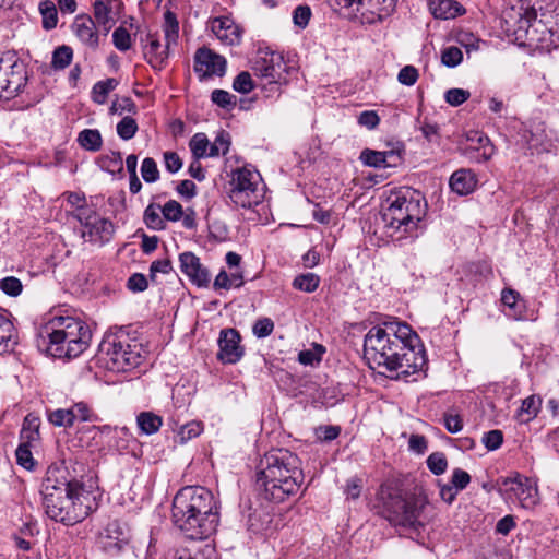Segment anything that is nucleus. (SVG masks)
I'll return each mask as SVG.
<instances>
[{
  "label": "nucleus",
  "instance_id": "obj_5",
  "mask_svg": "<svg viewBox=\"0 0 559 559\" xmlns=\"http://www.w3.org/2000/svg\"><path fill=\"white\" fill-rule=\"evenodd\" d=\"M43 506L51 520L66 525L83 521L96 508L95 497L84 486L43 498Z\"/></svg>",
  "mask_w": 559,
  "mask_h": 559
},
{
  "label": "nucleus",
  "instance_id": "obj_2",
  "mask_svg": "<svg viewBox=\"0 0 559 559\" xmlns=\"http://www.w3.org/2000/svg\"><path fill=\"white\" fill-rule=\"evenodd\" d=\"M171 519L191 539L212 535L219 522L218 504L214 495L201 486L181 488L173 500Z\"/></svg>",
  "mask_w": 559,
  "mask_h": 559
},
{
  "label": "nucleus",
  "instance_id": "obj_58",
  "mask_svg": "<svg viewBox=\"0 0 559 559\" xmlns=\"http://www.w3.org/2000/svg\"><path fill=\"white\" fill-rule=\"evenodd\" d=\"M418 75V70L415 67L405 66L400 70L397 81L403 85L412 86L417 82Z\"/></svg>",
  "mask_w": 559,
  "mask_h": 559
},
{
  "label": "nucleus",
  "instance_id": "obj_15",
  "mask_svg": "<svg viewBox=\"0 0 559 559\" xmlns=\"http://www.w3.org/2000/svg\"><path fill=\"white\" fill-rule=\"evenodd\" d=\"M194 71L200 79L222 76L226 72V60L209 48H200L194 56Z\"/></svg>",
  "mask_w": 559,
  "mask_h": 559
},
{
  "label": "nucleus",
  "instance_id": "obj_9",
  "mask_svg": "<svg viewBox=\"0 0 559 559\" xmlns=\"http://www.w3.org/2000/svg\"><path fill=\"white\" fill-rule=\"evenodd\" d=\"M496 487L506 502L519 503L523 509H533L539 502L536 483L519 473L500 477Z\"/></svg>",
  "mask_w": 559,
  "mask_h": 559
},
{
  "label": "nucleus",
  "instance_id": "obj_60",
  "mask_svg": "<svg viewBox=\"0 0 559 559\" xmlns=\"http://www.w3.org/2000/svg\"><path fill=\"white\" fill-rule=\"evenodd\" d=\"M0 288L9 296H19L22 292V283L19 278L8 276L0 281Z\"/></svg>",
  "mask_w": 559,
  "mask_h": 559
},
{
  "label": "nucleus",
  "instance_id": "obj_31",
  "mask_svg": "<svg viewBox=\"0 0 559 559\" xmlns=\"http://www.w3.org/2000/svg\"><path fill=\"white\" fill-rule=\"evenodd\" d=\"M136 424L143 433L153 435L160 429L163 420L152 412H142L136 417Z\"/></svg>",
  "mask_w": 559,
  "mask_h": 559
},
{
  "label": "nucleus",
  "instance_id": "obj_4",
  "mask_svg": "<svg viewBox=\"0 0 559 559\" xmlns=\"http://www.w3.org/2000/svg\"><path fill=\"white\" fill-rule=\"evenodd\" d=\"M389 206L382 213L385 233L389 237L401 239L417 228L425 215L426 204L419 191L407 189L392 194Z\"/></svg>",
  "mask_w": 559,
  "mask_h": 559
},
{
  "label": "nucleus",
  "instance_id": "obj_47",
  "mask_svg": "<svg viewBox=\"0 0 559 559\" xmlns=\"http://www.w3.org/2000/svg\"><path fill=\"white\" fill-rule=\"evenodd\" d=\"M230 140L227 133H219L213 143H210L209 157L226 155L229 151Z\"/></svg>",
  "mask_w": 559,
  "mask_h": 559
},
{
  "label": "nucleus",
  "instance_id": "obj_34",
  "mask_svg": "<svg viewBox=\"0 0 559 559\" xmlns=\"http://www.w3.org/2000/svg\"><path fill=\"white\" fill-rule=\"evenodd\" d=\"M189 147L195 159L209 157L210 142L204 133H195L189 142Z\"/></svg>",
  "mask_w": 559,
  "mask_h": 559
},
{
  "label": "nucleus",
  "instance_id": "obj_33",
  "mask_svg": "<svg viewBox=\"0 0 559 559\" xmlns=\"http://www.w3.org/2000/svg\"><path fill=\"white\" fill-rule=\"evenodd\" d=\"M164 33H165V44L166 49H170L171 46L177 44L178 33H179V24L176 19V15L167 11L164 15Z\"/></svg>",
  "mask_w": 559,
  "mask_h": 559
},
{
  "label": "nucleus",
  "instance_id": "obj_28",
  "mask_svg": "<svg viewBox=\"0 0 559 559\" xmlns=\"http://www.w3.org/2000/svg\"><path fill=\"white\" fill-rule=\"evenodd\" d=\"M148 45L146 46L145 56L148 62L154 67L160 69L164 61L168 58L169 49H162V45L157 38L148 35Z\"/></svg>",
  "mask_w": 559,
  "mask_h": 559
},
{
  "label": "nucleus",
  "instance_id": "obj_7",
  "mask_svg": "<svg viewBox=\"0 0 559 559\" xmlns=\"http://www.w3.org/2000/svg\"><path fill=\"white\" fill-rule=\"evenodd\" d=\"M142 343L127 333L107 334L99 345L100 359L105 367L115 372H124L138 367L143 359Z\"/></svg>",
  "mask_w": 559,
  "mask_h": 559
},
{
  "label": "nucleus",
  "instance_id": "obj_14",
  "mask_svg": "<svg viewBox=\"0 0 559 559\" xmlns=\"http://www.w3.org/2000/svg\"><path fill=\"white\" fill-rule=\"evenodd\" d=\"M354 4L361 23L374 24L391 15L395 8V0H355Z\"/></svg>",
  "mask_w": 559,
  "mask_h": 559
},
{
  "label": "nucleus",
  "instance_id": "obj_52",
  "mask_svg": "<svg viewBox=\"0 0 559 559\" xmlns=\"http://www.w3.org/2000/svg\"><path fill=\"white\" fill-rule=\"evenodd\" d=\"M162 214L165 221L178 222L183 214L182 206L179 202L170 200L162 207Z\"/></svg>",
  "mask_w": 559,
  "mask_h": 559
},
{
  "label": "nucleus",
  "instance_id": "obj_30",
  "mask_svg": "<svg viewBox=\"0 0 559 559\" xmlns=\"http://www.w3.org/2000/svg\"><path fill=\"white\" fill-rule=\"evenodd\" d=\"M79 144L86 151L97 152L103 145L102 134L96 129H84L78 135Z\"/></svg>",
  "mask_w": 559,
  "mask_h": 559
},
{
  "label": "nucleus",
  "instance_id": "obj_41",
  "mask_svg": "<svg viewBox=\"0 0 559 559\" xmlns=\"http://www.w3.org/2000/svg\"><path fill=\"white\" fill-rule=\"evenodd\" d=\"M203 431V425L200 421L192 420L187 423L178 429L176 437L178 438L180 443H186L187 441L200 436Z\"/></svg>",
  "mask_w": 559,
  "mask_h": 559
},
{
  "label": "nucleus",
  "instance_id": "obj_49",
  "mask_svg": "<svg viewBox=\"0 0 559 559\" xmlns=\"http://www.w3.org/2000/svg\"><path fill=\"white\" fill-rule=\"evenodd\" d=\"M427 466L435 475H441L448 467V461L442 452H433L427 459Z\"/></svg>",
  "mask_w": 559,
  "mask_h": 559
},
{
  "label": "nucleus",
  "instance_id": "obj_64",
  "mask_svg": "<svg viewBox=\"0 0 559 559\" xmlns=\"http://www.w3.org/2000/svg\"><path fill=\"white\" fill-rule=\"evenodd\" d=\"M444 426L450 433H457L463 429V420L459 414L445 413Z\"/></svg>",
  "mask_w": 559,
  "mask_h": 559
},
{
  "label": "nucleus",
  "instance_id": "obj_26",
  "mask_svg": "<svg viewBox=\"0 0 559 559\" xmlns=\"http://www.w3.org/2000/svg\"><path fill=\"white\" fill-rule=\"evenodd\" d=\"M501 302L506 307V314L514 320L524 318L525 305L516 290L506 288L501 293Z\"/></svg>",
  "mask_w": 559,
  "mask_h": 559
},
{
  "label": "nucleus",
  "instance_id": "obj_20",
  "mask_svg": "<svg viewBox=\"0 0 559 559\" xmlns=\"http://www.w3.org/2000/svg\"><path fill=\"white\" fill-rule=\"evenodd\" d=\"M211 31L224 45L235 46L240 43V28L228 16L215 17L210 23Z\"/></svg>",
  "mask_w": 559,
  "mask_h": 559
},
{
  "label": "nucleus",
  "instance_id": "obj_57",
  "mask_svg": "<svg viewBox=\"0 0 559 559\" xmlns=\"http://www.w3.org/2000/svg\"><path fill=\"white\" fill-rule=\"evenodd\" d=\"M468 91L463 88H451L445 92V102L452 106H460L469 98Z\"/></svg>",
  "mask_w": 559,
  "mask_h": 559
},
{
  "label": "nucleus",
  "instance_id": "obj_17",
  "mask_svg": "<svg viewBox=\"0 0 559 559\" xmlns=\"http://www.w3.org/2000/svg\"><path fill=\"white\" fill-rule=\"evenodd\" d=\"M181 272L198 287H206L211 277L207 269L201 263L200 259L190 251L179 254Z\"/></svg>",
  "mask_w": 559,
  "mask_h": 559
},
{
  "label": "nucleus",
  "instance_id": "obj_32",
  "mask_svg": "<svg viewBox=\"0 0 559 559\" xmlns=\"http://www.w3.org/2000/svg\"><path fill=\"white\" fill-rule=\"evenodd\" d=\"M118 86V81L114 78L106 79L104 81H98L94 84L92 90V99L103 105L106 103L108 94L112 92Z\"/></svg>",
  "mask_w": 559,
  "mask_h": 559
},
{
  "label": "nucleus",
  "instance_id": "obj_38",
  "mask_svg": "<svg viewBox=\"0 0 559 559\" xmlns=\"http://www.w3.org/2000/svg\"><path fill=\"white\" fill-rule=\"evenodd\" d=\"M33 442L22 441L15 451L16 462L23 468L31 471L35 466L31 447Z\"/></svg>",
  "mask_w": 559,
  "mask_h": 559
},
{
  "label": "nucleus",
  "instance_id": "obj_53",
  "mask_svg": "<svg viewBox=\"0 0 559 559\" xmlns=\"http://www.w3.org/2000/svg\"><path fill=\"white\" fill-rule=\"evenodd\" d=\"M233 88L241 94H248L254 88L252 78L249 72H240L233 82Z\"/></svg>",
  "mask_w": 559,
  "mask_h": 559
},
{
  "label": "nucleus",
  "instance_id": "obj_23",
  "mask_svg": "<svg viewBox=\"0 0 559 559\" xmlns=\"http://www.w3.org/2000/svg\"><path fill=\"white\" fill-rule=\"evenodd\" d=\"M449 185L456 194L467 195L475 190L477 178L472 169L461 168L451 175Z\"/></svg>",
  "mask_w": 559,
  "mask_h": 559
},
{
  "label": "nucleus",
  "instance_id": "obj_19",
  "mask_svg": "<svg viewBox=\"0 0 559 559\" xmlns=\"http://www.w3.org/2000/svg\"><path fill=\"white\" fill-rule=\"evenodd\" d=\"M99 544L109 555H118L128 544V535L122 526L114 521L99 534Z\"/></svg>",
  "mask_w": 559,
  "mask_h": 559
},
{
  "label": "nucleus",
  "instance_id": "obj_62",
  "mask_svg": "<svg viewBox=\"0 0 559 559\" xmlns=\"http://www.w3.org/2000/svg\"><path fill=\"white\" fill-rule=\"evenodd\" d=\"M471 481V476L467 472L455 468L452 473L451 485L457 490H463Z\"/></svg>",
  "mask_w": 559,
  "mask_h": 559
},
{
  "label": "nucleus",
  "instance_id": "obj_25",
  "mask_svg": "<svg viewBox=\"0 0 559 559\" xmlns=\"http://www.w3.org/2000/svg\"><path fill=\"white\" fill-rule=\"evenodd\" d=\"M73 31L79 39L90 47H97L98 35L95 32V23L88 16H78L73 23Z\"/></svg>",
  "mask_w": 559,
  "mask_h": 559
},
{
  "label": "nucleus",
  "instance_id": "obj_51",
  "mask_svg": "<svg viewBox=\"0 0 559 559\" xmlns=\"http://www.w3.org/2000/svg\"><path fill=\"white\" fill-rule=\"evenodd\" d=\"M324 349L321 345H317L314 349H305L298 354V361L305 366H313L322 359Z\"/></svg>",
  "mask_w": 559,
  "mask_h": 559
},
{
  "label": "nucleus",
  "instance_id": "obj_40",
  "mask_svg": "<svg viewBox=\"0 0 559 559\" xmlns=\"http://www.w3.org/2000/svg\"><path fill=\"white\" fill-rule=\"evenodd\" d=\"M117 134L118 136L123 141L131 140L138 132V122L134 118L131 116H124L118 123H117Z\"/></svg>",
  "mask_w": 559,
  "mask_h": 559
},
{
  "label": "nucleus",
  "instance_id": "obj_36",
  "mask_svg": "<svg viewBox=\"0 0 559 559\" xmlns=\"http://www.w3.org/2000/svg\"><path fill=\"white\" fill-rule=\"evenodd\" d=\"M39 438V419L35 416L27 415L24 418L21 430V440L26 442H35Z\"/></svg>",
  "mask_w": 559,
  "mask_h": 559
},
{
  "label": "nucleus",
  "instance_id": "obj_24",
  "mask_svg": "<svg viewBox=\"0 0 559 559\" xmlns=\"http://www.w3.org/2000/svg\"><path fill=\"white\" fill-rule=\"evenodd\" d=\"M428 8L435 19L450 20L465 13L464 7L454 0H429Z\"/></svg>",
  "mask_w": 559,
  "mask_h": 559
},
{
  "label": "nucleus",
  "instance_id": "obj_18",
  "mask_svg": "<svg viewBox=\"0 0 559 559\" xmlns=\"http://www.w3.org/2000/svg\"><path fill=\"white\" fill-rule=\"evenodd\" d=\"M40 337L47 341V352L56 358H68L70 354L67 352L68 338L62 337V330L55 326V320L49 318L40 328Z\"/></svg>",
  "mask_w": 559,
  "mask_h": 559
},
{
  "label": "nucleus",
  "instance_id": "obj_11",
  "mask_svg": "<svg viewBox=\"0 0 559 559\" xmlns=\"http://www.w3.org/2000/svg\"><path fill=\"white\" fill-rule=\"evenodd\" d=\"M82 226V238L96 245L108 242L115 231L114 224L108 218L102 217L94 209L80 210L74 214Z\"/></svg>",
  "mask_w": 559,
  "mask_h": 559
},
{
  "label": "nucleus",
  "instance_id": "obj_43",
  "mask_svg": "<svg viewBox=\"0 0 559 559\" xmlns=\"http://www.w3.org/2000/svg\"><path fill=\"white\" fill-rule=\"evenodd\" d=\"M100 167L108 173H121L123 169L122 156L119 152H111L100 157Z\"/></svg>",
  "mask_w": 559,
  "mask_h": 559
},
{
  "label": "nucleus",
  "instance_id": "obj_8",
  "mask_svg": "<svg viewBox=\"0 0 559 559\" xmlns=\"http://www.w3.org/2000/svg\"><path fill=\"white\" fill-rule=\"evenodd\" d=\"M228 185V198L237 207L251 209L263 200V180L254 168L245 166L233 170Z\"/></svg>",
  "mask_w": 559,
  "mask_h": 559
},
{
  "label": "nucleus",
  "instance_id": "obj_29",
  "mask_svg": "<svg viewBox=\"0 0 559 559\" xmlns=\"http://www.w3.org/2000/svg\"><path fill=\"white\" fill-rule=\"evenodd\" d=\"M143 221L146 227L152 230H164L166 228L160 205L158 204L151 203L146 206L143 214Z\"/></svg>",
  "mask_w": 559,
  "mask_h": 559
},
{
  "label": "nucleus",
  "instance_id": "obj_39",
  "mask_svg": "<svg viewBox=\"0 0 559 559\" xmlns=\"http://www.w3.org/2000/svg\"><path fill=\"white\" fill-rule=\"evenodd\" d=\"M540 404L542 401L538 396L531 395L524 399L519 411V416L522 417L523 421L533 419L537 415Z\"/></svg>",
  "mask_w": 559,
  "mask_h": 559
},
{
  "label": "nucleus",
  "instance_id": "obj_50",
  "mask_svg": "<svg viewBox=\"0 0 559 559\" xmlns=\"http://www.w3.org/2000/svg\"><path fill=\"white\" fill-rule=\"evenodd\" d=\"M463 60V52L455 46L447 47L441 53V62L448 68L459 66Z\"/></svg>",
  "mask_w": 559,
  "mask_h": 559
},
{
  "label": "nucleus",
  "instance_id": "obj_59",
  "mask_svg": "<svg viewBox=\"0 0 559 559\" xmlns=\"http://www.w3.org/2000/svg\"><path fill=\"white\" fill-rule=\"evenodd\" d=\"M273 330L274 322L270 318L259 319L252 328V332L258 338H263L271 335Z\"/></svg>",
  "mask_w": 559,
  "mask_h": 559
},
{
  "label": "nucleus",
  "instance_id": "obj_16",
  "mask_svg": "<svg viewBox=\"0 0 559 559\" xmlns=\"http://www.w3.org/2000/svg\"><path fill=\"white\" fill-rule=\"evenodd\" d=\"M218 346L217 358L224 364H236L243 355V348L240 346V335L235 329L221 331Z\"/></svg>",
  "mask_w": 559,
  "mask_h": 559
},
{
  "label": "nucleus",
  "instance_id": "obj_61",
  "mask_svg": "<svg viewBox=\"0 0 559 559\" xmlns=\"http://www.w3.org/2000/svg\"><path fill=\"white\" fill-rule=\"evenodd\" d=\"M311 17V10L308 5H298L293 12V21L299 28H305Z\"/></svg>",
  "mask_w": 559,
  "mask_h": 559
},
{
  "label": "nucleus",
  "instance_id": "obj_37",
  "mask_svg": "<svg viewBox=\"0 0 559 559\" xmlns=\"http://www.w3.org/2000/svg\"><path fill=\"white\" fill-rule=\"evenodd\" d=\"M111 13V3L104 2L102 0H97L94 3V17L99 25H103L106 31H108L111 26L112 19L110 16Z\"/></svg>",
  "mask_w": 559,
  "mask_h": 559
},
{
  "label": "nucleus",
  "instance_id": "obj_3",
  "mask_svg": "<svg viewBox=\"0 0 559 559\" xmlns=\"http://www.w3.org/2000/svg\"><path fill=\"white\" fill-rule=\"evenodd\" d=\"M299 457L285 449L266 453L260 462L257 484L266 499L283 502L296 496L304 484V472Z\"/></svg>",
  "mask_w": 559,
  "mask_h": 559
},
{
  "label": "nucleus",
  "instance_id": "obj_22",
  "mask_svg": "<svg viewBox=\"0 0 559 559\" xmlns=\"http://www.w3.org/2000/svg\"><path fill=\"white\" fill-rule=\"evenodd\" d=\"M26 74L22 64L14 63L11 66V71L4 72V79H1L4 91L1 93V98L10 99L16 96L26 85Z\"/></svg>",
  "mask_w": 559,
  "mask_h": 559
},
{
  "label": "nucleus",
  "instance_id": "obj_48",
  "mask_svg": "<svg viewBox=\"0 0 559 559\" xmlns=\"http://www.w3.org/2000/svg\"><path fill=\"white\" fill-rule=\"evenodd\" d=\"M72 57H73V51L70 47H68V46L58 47L53 51L51 64L55 69H64L71 63Z\"/></svg>",
  "mask_w": 559,
  "mask_h": 559
},
{
  "label": "nucleus",
  "instance_id": "obj_54",
  "mask_svg": "<svg viewBox=\"0 0 559 559\" xmlns=\"http://www.w3.org/2000/svg\"><path fill=\"white\" fill-rule=\"evenodd\" d=\"M141 174L144 181L155 182L159 178L156 162L151 157L144 158L141 165Z\"/></svg>",
  "mask_w": 559,
  "mask_h": 559
},
{
  "label": "nucleus",
  "instance_id": "obj_55",
  "mask_svg": "<svg viewBox=\"0 0 559 559\" xmlns=\"http://www.w3.org/2000/svg\"><path fill=\"white\" fill-rule=\"evenodd\" d=\"M115 47L120 51L130 49L132 39L130 33L124 27H118L112 34Z\"/></svg>",
  "mask_w": 559,
  "mask_h": 559
},
{
  "label": "nucleus",
  "instance_id": "obj_10",
  "mask_svg": "<svg viewBox=\"0 0 559 559\" xmlns=\"http://www.w3.org/2000/svg\"><path fill=\"white\" fill-rule=\"evenodd\" d=\"M55 326L62 330V337L68 338L67 352L71 358L81 355L90 345L92 333L85 322L70 316H52Z\"/></svg>",
  "mask_w": 559,
  "mask_h": 559
},
{
  "label": "nucleus",
  "instance_id": "obj_63",
  "mask_svg": "<svg viewBox=\"0 0 559 559\" xmlns=\"http://www.w3.org/2000/svg\"><path fill=\"white\" fill-rule=\"evenodd\" d=\"M379 122L380 117L374 110H365L358 116V123L369 130L377 128Z\"/></svg>",
  "mask_w": 559,
  "mask_h": 559
},
{
  "label": "nucleus",
  "instance_id": "obj_6",
  "mask_svg": "<svg viewBox=\"0 0 559 559\" xmlns=\"http://www.w3.org/2000/svg\"><path fill=\"white\" fill-rule=\"evenodd\" d=\"M386 510L388 519L394 525L414 530L424 527L433 518V507L421 486L403 497L394 498Z\"/></svg>",
  "mask_w": 559,
  "mask_h": 559
},
{
  "label": "nucleus",
  "instance_id": "obj_12",
  "mask_svg": "<svg viewBox=\"0 0 559 559\" xmlns=\"http://www.w3.org/2000/svg\"><path fill=\"white\" fill-rule=\"evenodd\" d=\"M252 69L257 75L266 79L269 83H287V66L280 53L264 52L260 55L254 60Z\"/></svg>",
  "mask_w": 559,
  "mask_h": 559
},
{
  "label": "nucleus",
  "instance_id": "obj_13",
  "mask_svg": "<svg viewBox=\"0 0 559 559\" xmlns=\"http://www.w3.org/2000/svg\"><path fill=\"white\" fill-rule=\"evenodd\" d=\"M83 486L81 483L69 479L67 468L63 466H49L41 484L43 498L56 495V492H71V490Z\"/></svg>",
  "mask_w": 559,
  "mask_h": 559
},
{
  "label": "nucleus",
  "instance_id": "obj_56",
  "mask_svg": "<svg viewBox=\"0 0 559 559\" xmlns=\"http://www.w3.org/2000/svg\"><path fill=\"white\" fill-rule=\"evenodd\" d=\"M503 442V433L501 430H490L483 436V443L489 451H495L501 447Z\"/></svg>",
  "mask_w": 559,
  "mask_h": 559
},
{
  "label": "nucleus",
  "instance_id": "obj_21",
  "mask_svg": "<svg viewBox=\"0 0 559 559\" xmlns=\"http://www.w3.org/2000/svg\"><path fill=\"white\" fill-rule=\"evenodd\" d=\"M360 160L370 167L386 168L395 167L402 162L400 150L373 151L366 148L360 154Z\"/></svg>",
  "mask_w": 559,
  "mask_h": 559
},
{
  "label": "nucleus",
  "instance_id": "obj_35",
  "mask_svg": "<svg viewBox=\"0 0 559 559\" xmlns=\"http://www.w3.org/2000/svg\"><path fill=\"white\" fill-rule=\"evenodd\" d=\"M39 12L43 16V27L45 29H52L58 23V12L55 3L50 0L40 2Z\"/></svg>",
  "mask_w": 559,
  "mask_h": 559
},
{
  "label": "nucleus",
  "instance_id": "obj_27",
  "mask_svg": "<svg viewBox=\"0 0 559 559\" xmlns=\"http://www.w3.org/2000/svg\"><path fill=\"white\" fill-rule=\"evenodd\" d=\"M16 343V331L12 321L0 313V355L12 350Z\"/></svg>",
  "mask_w": 559,
  "mask_h": 559
},
{
  "label": "nucleus",
  "instance_id": "obj_45",
  "mask_svg": "<svg viewBox=\"0 0 559 559\" xmlns=\"http://www.w3.org/2000/svg\"><path fill=\"white\" fill-rule=\"evenodd\" d=\"M211 100L221 108L233 109L236 107L237 98L225 90L216 88L211 94Z\"/></svg>",
  "mask_w": 559,
  "mask_h": 559
},
{
  "label": "nucleus",
  "instance_id": "obj_1",
  "mask_svg": "<svg viewBox=\"0 0 559 559\" xmlns=\"http://www.w3.org/2000/svg\"><path fill=\"white\" fill-rule=\"evenodd\" d=\"M364 357L379 373H393L395 379L407 378L426 366L418 335L404 322L386 321L372 326L365 335Z\"/></svg>",
  "mask_w": 559,
  "mask_h": 559
},
{
  "label": "nucleus",
  "instance_id": "obj_42",
  "mask_svg": "<svg viewBox=\"0 0 559 559\" xmlns=\"http://www.w3.org/2000/svg\"><path fill=\"white\" fill-rule=\"evenodd\" d=\"M319 283L320 277L318 275H316L314 273H306L297 276L293 282V286L296 289L306 293H312L318 288Z\"/></svg>",
  "mask_w": 559,
  "mask_h": 559
},
{
  "label": "nucleus",
  "instance_id": "obj_46",
  "mask_svg": "<svg viewBox=\"0 0 559 559\" xmlns=\"http://www.w3.org/2000/svg\"><path fill=\"white\" fill-rule=\"evenodd\" d=\"M110 114L122 116L123 114H136L138 107L130 97L115 99L109 108Z\"/></svg>",
  "mask_w": 559,
  "mask_h": 559
},
{
  "label": "nucleus",
  "instance_id": "obj_44",
  "mask_svg": "<svg viewBox=\"0 0 559 559\" xmlns=\"http://www.w3.org/2000/svg\"><path fill=\"white\" fill-rule=\"evenodd\" d=\"M48 420L57 427H71L74 424V415L69 408H58L48 413Z\"/></svg>",
  "mask_w": 559,
  "mask_h": 559
}]
</instances>
